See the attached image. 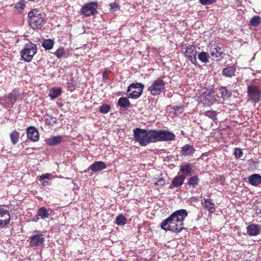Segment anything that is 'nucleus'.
<instances>
[{"label":"nucleus","mask_w":261,"mask_h":261,"mask_svg":"<svg viewBox=\"0 0 261 261\" xmlns=\"http://www.w3.org/2000/svg\"><path fill=\"white\" fill-rule=\"evenodd\" d=\"M187 216L186 210H177L162 221L161 228L165 231L179 232L184 229V221Z\"/></svg>","instance_id":"f257e3e1"},{"label":"nucleus","mask_w":261,"mask_h":261,"mask_svg":"<svg viewBox=\"0 0 261 261\" xmlns=\"http://www.w3.org/2000/svg\"><path fill=\"white\" fill-rule=\"evenodd\" d=\"M134 136L135 141L141 146H146L154 142V129H144L136 128L134 129Z\"/></svg>","instance_id":"f03ea898"},{"label":"nucleus","mask_w":261,"mask_h":261,"mask_svg":"<svg viewBox=\"0 0 261 261\" xmlns=\"http://www.w3.org/2000/svg\"><path fill=\"white\" fill-rule=\"evenodd\" d=\"M28 17L29 25L33 29H40L45 22L43 14L37 9H33L29 12Z\"/></svg>","instance_id":"7ed1b4c3"},{"label":"nucleus","mask_w":261,"mask_h":261,"mask_svg":"<svg viewBox=\"0 0 261 261\" xmlns=\"http://www.w3.org/2000/svg\"><path fill=\"white\" fill-rule=\"evenodd\" d=\"M37 46L33 43H28L21 51L20 55L22 59L25 62H30L33 56L37 53Z\"/></svg>","instance_id":"20e7f679"},{"label":"nucleus","mask_w":261,"mask_h":261,"mask_svg":"<svg viewBox=\"0 0 261 261\" xmlns=\"http://www.w3.org/2000/svg\"><path fill=\"white\" fill-rule=\"evenodd\" d=\"M154 142L169 141L174 140L175 135L169 131L163 129H154Z\"/></svg>","instance_id":"39448f33"},{"label":"nucleus","mask_w":261,"mask_h":261,"mask_svg":"<svg viewBox=\"0 0 261 261\" xmlns=\"http://www.w3.org/2000/svg\"><path fill=\"white\" fill-rule=\"evenodd\" d=\"M144 86L139 83H133L130 84L127 90L128 94V97L132 99L139 98L142 93Z\"/></svg>","instance_id":"423d86ee"},{"label":"nucleus","mask_w":261,"mask_h":261,"mask_svg":"<svg viewBox=\"0 0 261 261\" xmlns=\"http://www.w3.org/2000/svg\"><path fill=\"white\" fill-rule=\"evenodd\" d=\"M248 97L252 102L258 103L261 100V90L255 85H249L247 87Z\"/></svg>","instance_id":"0eeeda50"},{"label":"nucleus","mask_w":261,"mask_h":261,"mask_svg":"<svg viewBox=\"0 0 261 261\" xmlns=\"http://www.w3.org/2000/svg\"><path fill=\"white\" fill-rule=\"evenodd\" d=\"M165 83L161 79H158L148 87V90L152 95H159L164 89Z\"/></svg>","instance_id":"6e6552de"},{"label":"nucleus","mask_w":261,"mask_h":261,"mask_svg":"<svg viewBox=\"0 0 261 261\" xmlns=\"http://www.w3.org/2000/svg\"><path fill=\"white\" fill-rule=\"evenodd\" d=\"M182 51H183L185 56L187 57L192 64L196 65L197 50L196 47L194 45L189 44L185 48H182Z\"/></svg>","instance_id":"1a4fd4ad"},{"label":"nucleus","mask_w":261,"mask_h":261,"mask_svg":"<svg viewBox=\"0 0 261 261\" xmlns=\"http://www.w3.org/2000/svg\"><path fill=\"white\" fill-rule=\"evenodd\" d=\"M98 4L96 2H90L84 6L82 9V13L85 16L93 15L97 13Z\"/></svg>","instance_id":"9d476101"},{"label":"nucleus","mask_w":261,"mask_h":261,"mask_svg":"<svg viewBox=\"0 0 261 261\" xmlns=\"http://www.w3.org/2000/svg\"><path fill=\"white\" fill-rule=\"evenodd\" d=\"M27 137L30 140L36 142L39 139V132L34 126H30L27 129Z\"/></svg>","instance_id":"9b49d317"},{"label":"nucleus","mask_w":261,"mask_h":261,"mask_svg":"<svg viewBox=\"0 0 261 261\" xmlns=\"http://www.w3.org/2000/svg\"><path fill=\"white\" fill-rule=\"evenodd\" d=\"M210 54L213 59L216 61H220L223 58L222 51L221 48L215 46H211L209 50Z\"/></svg>","instance_id":"f8f14e48"},{"label":"nucleus","mask_w":261,"mask_h":261,"mask_svg":"<svg viewBox=\"0 0 261 261\" xmlns=\"http://www.w3.org/2000/svg\"><path fill=\"white\" fill-rule=\"evenodd\" d=\"M45 241V238L42 234H37L33 235L31 240L32 246H38L42 245Z\"/></svg>","instance_id":"ddd939ff"},{"label":"nucleus","mask_w":261,"mask_h":261,"mask_svg":"<svg viewBox=\"0 0 261 261\" xmlns=\"http://www.w3.org/2000/svg\"><path fill=\"white\" fill-rule=\"evenodd\" d=\"M260 226L259 225L252 224L247 227V233L250 236H256L259 233Z\"/></svg>","instance_id":"4468645a"},{"label":"nucleus","mask_w":261,"mask_h":261,"mask_svg":"<svg viewBox=\"0 0 261 261\" xmlns=\"http://www.w3.org/2000/svg\"><path fill=\"white\" fill-rule=\"evenodd\" d=\"M202 98L204 103L208 106L213 105L216 101V98L210 92H204Z\"/></svg>","instance_id":"2eb2a0df"},{"label":"nucleus","mask_w":261,"mask_h":261,"mask_svg":"<svg viewBox=\"0 0 261 261\" xmlns=\"http://www.w3.org/2000/svg\"><path fill=\"white\" fill-rule=\"evenodd\" d=\"M106 165L102 161H96L93 163L89 169L94 172H99L106 168Z\"/></svg>","instance_id":"dca6fc26"},{"label":"nucleus","mask_w":261,"mask_h":261,"mask_svg":"<svg viewBox=\"0 0 261 261\" xmlns=\"http://www.w3.org/2000/svg\"><path fill=\"white\" fill-rule=\"evenodd\" d=\"M17 94L15 92L9 93L5 98V101L8 107L12 108L16 102L17 98Z\"/></svg>","instance_id":"f3484780"},{"label":"nucleus","mask_w":261,"mask_h":261,"mask_svg":"<svg viewBox=\"0 0 261 261\" xmlns=\"http://www.w3.org/2000/svg\"><path fill=\"white\" fill-rule=\"evenodd\" d=\"M236 68L234 66H229L222 70V74L223 76L231 77L235 75Z\"/></svg>","instance_id":"a211bd4d"},{"label":"nucleus","mask_w":261,"mask_h":261,"mask_svg":"<svg viewBox=\"0 0 261 261\" xmlns=\"http://www.w3.org/2000/svg\"><path fill=\"white\" fill-rule=\"evenodd\" d=\"M185 179V175H180L179 176H176L173 179L172 182V185L170 186V188H172V186L176 188L180 187L184 184Z\"/></svg>","instance_id":"6ab92c4d"},{"label":"nucleus","mask_w":261,"mask_h":261,"mask_svg":"<svg viewBox=\"0 0 261 261\" xmlns=\"http://www.w3.org/2000/svg\"><path fill=\"white\" fill-rule=\"evenodd\" d=\"M250 185L256 186L261 183V176L257 174L251 175L248 178Z\"/></svg>","instance_id":"aec40b11"},{"label":"nucleus","mask_w":261,"mask_h":261,"mask_svg":"<svg viewBox=\"0 0 261 261\" xmlns=\"http://www.w3.org/2000/svg\"><path fill=\"white\" fill-rule=\"evenodd\" d=\"M195 151V149L192 146L186 144L184 145L181 150L182 155L184 156L191 155Z\"/></svg>","instance_id":"412c9836"},{"label":"nucleus","mask_w":261,"mask_h":261,"mask_svg":"<svg viewBox=\"0 0 261 261\" xmlns=\"http://www.w3.org/2000/svg\"><path fill=\"white\" fill-rule=\"evenodd\" d=\"M192 166L189 163H186L180 166V171H181L184 175L190 176L192 173Z\"/></svg>","instance_id":"4be33fe9"},{"label":"nucleus","mask_w":261,"mask_h":261,"mask_svg":"<svg viewBox=\"0 0 261 261\" xmlns=\"http://www.w3.org/2000/svg\"><path fill=\"white\" fill-rule=\"evenodd\" d=\"M203 206L211 213H214L215 211V204L210 199H204Z\"/></svg>","instance_id":"5701e85b"},{"label":"nucleus","mask_w":261,"mask_h":261,"mask_svg":"<svg viewBox=\"0 0 261 261\" xmlns=\"http://www.w3.org/2000/svg\"><path fill=\"white\" fill-rule=\"evenodd\" d=\"M219 90L221 94V97L223 99H227L231 96V92L228 90L224 87L221 86Z\"/></svg>","instance_id":"b1692460"},{"label":"nucleus","mask_w":261,"mask_h":261,"mask_svg":"<svg viewBox=\"0 0 261 261\" xmlns=\"http://www.w3.org/2000/svg\"><path fill=\"white\" fill-rule=\"evenodd\" d=\"M62 140L61 136H58L49 139L47 141V144L50 146H55L59 144Z\"/></svg>","instance_id":"393cba45"},{"label":"nucleus","mask_w":261,"mask_h":261,"mask_svg":"<svg viewBox=\"0 0 261 261\" xmlns=\"http://www.w3.org/2000/svg\"><path fill=\"white\" fill-rule=\"evenodd\" d=\"M61 94V89L58 88H52L49 93V96L52 99H56Z\"/></svg>","instance_id":"a878e982"},{"label":"nucleus","mask_w":261,"mask_h":261,"mask_svg":"<svg viewBox=\"0 0 261 261\" xmlns=\"http://www.w3.org/2000/svg\"><path fill=\"white\" fill-rule=\"evenodd\" d=\"M118 105L121 108H127L130 105L129 101L126 97H120L118 101Z\"/></svg>","instance_id":"bb28decb"},{"label":"nucleus","mask_w":261,"mask_h":261,"mask_svg":"<svg viewBox=\"0 0 261 261\" xmlns=\"http://www.w3.org/2000/svg\"><path fill=\"white\" fill-rule=\"evenodd\" d=\"M0 217L2 218H6L5 219H9L10 221V215L9 212L5 208V206L0 205Z\"/></svg>","instance_id":"cd10ccee"},{"label":"nucleus","mask_w":261,"mask_h":261,"mask_svg":"<svg viewBox=\"0 0 261 261\" xmlns=\"http://www.w3.org/2000/svg\"><path fill=\"white\" fill-rule=\"evenodd\" d=\"M37 215L43 219L48 218L49 216L48 210L44 207H42L38 210Z\"/></svg>","instance_id":"c85d7f7f"},{"label":"nucleus","mask_w":261,"mask_h":261,"mask_svg":"<svg viewBox=\"0 0 261 261\" xmlns=\"http://www.w3.org/2000/svg\"><path fill=\"white\" fill-rule=\"evenodd\" d=\"M53 176L50 173L43 174L40 177V181L43 186H45L48 184V181L45 180V179H50Z\"/></svg>","instance_id":"c756f323"},{"label":"nucleus","mask_w":261,"mask_h":261,"mask_svg":"<svg viewBox=\"0 0 261 261\" xmlns=\"http://www.w3.org/2000/svg\"><path fill=\"white\" fill-rule=\"evenodd\" d=\"M54 42L52 39H45L42 43V46L46 49L50 50L53 48L54 46Z\"/></svg>","instance_id":"7c9ffc66"},{"label":"nucleus","mask_w":261,"mask_h":261,"mask_svg":"<svg viewBox=\"0 0 261 261\" xmlns=\"http://www.w3.org/2000/svg\"><path fill=\"white\" fill-rule=\"evenodd\" d=\"M209 56L208 54L204 51H202L198 55V59L202 62L204 63H206L208 62V59H209Z\"/></svg>","instance_id":"2f4dec72"},{"label":"nucleus","mask_w":261,"mask_h":261,"mask_svg":"<svg viewBox=\"0 0 261 261\" xmlns=\"http://www.w3.org/2000/svg\"><path fill=\"white\" fill-rule=\"evenodd\" d=\"M199 180L200 179L197 176H194L189 179L188 185L193 188H195L198 185Z\"/></svg>","instance_id":"473e14b6"},{"label":"nucleus","mask_w":261,"mask_h":261,"mask_svg":"<svg viewBox=\"0 0 261 261\" xmlns=\"http://www.w3.org/2000/svg\"><path fill=\"white\" fill-rule=\"evenodd\" d=\"M45 120L46 124L52 126L57 122V118L51 115H46Z\"/></svg>","instance_id":"72a5a7b5"},{"label":"nucleus","mask_w":261,"mask_h":261,"mask_svg":"<svg viewBox=\"0 0 261 261\" xmlns=\"http://www.w3.org/2000/svg\"><path fill=\"white\" fill-rule=\"evenodd\" d=\"M19 134L16 130L12 132L10 134V138L13 144H15L18 142Z\"/></svg>","instance_id":"f704fd0d"},{"label":"nucleus","mask_w":261,"mask_h":261,"mask_svg":"<svg viewBox=\"0 0 261 261\" xmlns=\"http://www.w3.org/2000/svg\"><path fill=\"white\" fill-rule=\"evenodd\" d=\"M116 223L119 226H123L125 224L126 219L122 215H118L116 218Z\"/></svg>","instance_id":"c9c22d12"},{"label":"nucleus","mask_w":261,"mask_h":261,"mask_svg":"<svg viewBox=\"0 0 261 261\" xmlns=\"http://www.w3.org/2000/svg\"><path fill=\"white\" fill-rule=\"evenodd\" d=\"M204 115L212 119L214 121L217 120V113L214 111H207L204 112Z\"/></svg>","instance_id":"e433bc0d"},{"label":"nucleus","mask_w":261,"mask_h":261,"mask_svg":"<svg viewBox=\"0 0 261 261\" xmlns=\"http://www.w3.org/2000/svg\"><path fill=\"white\" fill-rule=\"evenodd\" d=\"M261 22V18L258 16H254L250 20V24L253 26L256 27Z\"/></svg>","instance_id":"4c0bfd02"},{"label":"nucleus","mask_w":261,"mask_h":261,"mask_svg":"<svg viewBox=\"0 0 261 261\" xmlns=\"http://www.w3.org/2000/svg\"><path fill=\"white\" fill-rule=\"evenodd\" d=\"M110 106L107 104H103L99 108V111L101 113L107 114L110 110Z\"/></svg>","instance_id":"58836bf2"},{"label":"nucleus","mask_w":261,"mask_h":261,"mask_svg":"<svg viewBox=\"0 0 261 261\" xmlns=\"http://www.w3.org/2000/svg\"><path fill=\"white\" fill-rule=\"evenodd\" d=\"M25 7V5L24 4V2L20 1L16 4L15 8L17 11L20 12L21 10L24 9Z\"/></svg>","instance_id":"ea45409f"},{"label":"nucleus","mask_w":261,"mask_h":261,"mask_svg":"<svg viewBox=\"0 0 261 261\" xmlns=\"http://www.w3.org/2000/svg\"><path fill=\"white\" fill-rule=\"evenodd\" d=\"M65 54V51L64 48H60L56 50L55 55L59 59L63 57Z\"/></svg>","instance_id":"a19ab883"},{"label":"nucleus","mask_w":261,"mask_h":261,"mask_svg":"<svg viewBox=\"0 0 261 261\" xmlns=\"http://www.w3.org/2000/svg\"><path fill=\"white\" fill-rule=\"evenodd\" d=\"M199 1L202 5H211L215 3L217 0H199Z\"/></svg>","instance_id":"79ce46f5"},{"label":"nucleus","mask_w":261,"mask_h":261,"mask_svg":"<svg viewBox=\"0 0 261 261\" xmlns=\"http://www.w3.org/2000/svg\"><path fill=\"white\" fill-rule=\"evenodd\" d=\"M173 110L174 112V113L177 115L181 114L183 112L184 108L181 106H176L173 108Z\"/></svg>","instance_id":"37998d69"},{"label":"nucleus","mask_w":261,"mask_h":261,"mask_svg":"<svg viewBox=\"0 0 261 261\" xmlns=\"http://www.w3.org/2000/svg\"><path fill=\"white\" fill-rule=\"evenodd\" d=\"M234 154L236 158H240L243 156L242 150L240 148H236L234 152Z\"/></svg>","instance_id":"c03bdc74"},{"label":"nucleus","mask_w":261,"mask_h":261,"mask_svg":"<svg viewBox=\"0 0 261 261\" xmlns=\"http://www.w3.org/2000/svg\"><path fill=\"white\" fill-rule=\"evenodd\" d=\"M9 224V219L0 220V227H4Z\"/></svg>","instance_id":"a18cd8bd"},{"label":"nucleus","mask_w":261,"mask_h":261,"mask_svg":"<svg viewBox=\"0 0 261 261\" xmlns=\"http://www.w3.org/2000/svg\"><path fill=\"white\" fill-rule=\"evenodd\" d=\"M165 184V181L162 178L154 182V184L158 186H163Z\"/></svg>","instance_id":"49530a36"},{"label":"nucleus","mask_w":261,"mask_h":261,"mask_svg":"<svg viewBox=\"0 0 261 261\" xmlns=\"http://www.w3.org/2000/svg\"><path fill=\"white\" fill-rule=\"evenodd\" d=\"M110 9L114 10L117 8V5L115 3H112L110 4Z\"/></svg>","instance_id":"de8ad7c7"},{"label":"nucleus","mask_w":261,"mask_h":261,"mask_svg":"<svg viewBox=\"0 0 261 261\" xmlns=\"http://www.w3.org/2000/svg\"><path fill=\"white\" fill-rule=\"evenodd\" d=\"M106 76V72H103V77L104 78H105Z\"/></svg>","instance_id":"09e8293b"}]
</instances>
